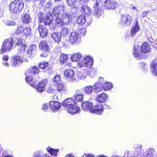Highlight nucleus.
I'll use <instances>...</instances> for the list:
<instances>
[{
  "label": "nucleus",
  "mask_w": 157,
  "mask_h": 157,
  "mask_svg": "<svg viewBox=\"0 0 157 157\" xmlns=\"http://www.w3.org/2000/svg\"><path fill=\"white\" fill-rule=\"evenodd\" d=\"M24 29L21 25L18 26L15 31V33L17 35L21 34L24 32Z\"/></svg>",
  "instance_id": "nucleus-45"
},
{
  "label": "nucleus",
  "mask_w": 157,
  "mask_h": 157,
  "mask_svg": "<svg viewBox=\"0 0 157 157\" xmlns=\"http://www.w3.org/2000/svg\"><path fill=\"white\" fill-rule=\"evenodd\" d=\"M60 103L57 101H51L50 102L49 106L51 109L54 110H56L59 109Z\"/></svg>",
  "instance_id": "nucleus-24"
},
{
  "label": "nucleus",
  "mask_w": 157,
  "mask_h": 157,
  "mask_svg": "<svg viewBox=\"0 0 157 157\" xmlns=\"http://www.w3.org/2000/svg\"><path fill=\"white\" fill-rule=\"evenodd\" d=\"M94 60L92 57L86 56L83 58V60H79L78 62L77 66L78 68L84 67H90L93 64Z\"/></svg>",
  "instance_id": "nucleus-5"
},
{
  "label": "nucleus",
  "mask_w": 157,
  "mask_h": 157,
  "mask_svg": "<svg viewBox=\"0 0 157 157\" xmlns=\"http://www.w3.org/2000/svg\"><path fill=\"white\" fill-rule=\"evenodd\" d=\"M33 157H51L47 154H43L42 151H39L35 152L33 155Z\"/></svg>",
  "instance_id": "nucleus-39"
},
{
  "label": "nucleus",
  "mask_w": 157,
  "mask_h": 157,
  "mask_svg": "<svg viewBox=\"0 0 157 157\" xmlns=\"http://www.w3.org/2000/svg\"><path fill=\"white\" fill-rule=\"evenodd\" d=\"M125 156L126 157H140L138 156H137V157H136V156L133 157V156H131V155H130V154H129V151L126 152H125Z\"/></svg>",
  "instance_id": "nucleus-57"
},
{
  "label": "nucleus",
  "mask_w": 157,
  "mask_h": 157,
  "mask_svg": "<svg viewBox=\"0 0 157 157\" xmlns=\"http://www.w3.org/2000/svg\"><path fill=\"white\" fill-rule=\"evenodd\" d=\"M84 90L86 94L90 95L93 92V87L91 86H88L85 87Z\"/></svg>",
  "instance_id": "nucleus-38"
},
{
  "label": "nucleus",
  "mask_w": 157,
  "mask_h": 157,
  "mask_svg": "<svg viewBox=\"0 0 157 157\" xmlns=\"http://www.w3.org/2000/svg\"><path fill=\"white\" fill-rule=\"evenodd\" d=\"M89 19L86 20L85 17L83 15H80L78 18L77 20V23L79 24L83 25L86 22V25L88 26L90 25L92 22V20L91 18Z\"/></svg>",
  "instance_id": "nucleus-13"
},
{
  "label": "nucleus",
  "mask_w": 157,
  "mask_h": 157,
  "mask_svg": "<svg viewBox=\"0 0 157 157\" xmlns=\"http://www.w3.org/2000/svg\"><path fill=\"white\" fill-rule=\"evenodd\" d=\"M64 76L67 77L70 82H74L76 80V75L74 71L71 69H67L64 71Z\"/></svg>",
  "instance_id": "nucleus-10"
},
{
  "label": "nucleus",
  "mask_w": 157,
  "mask_h": 157,
  "mask_svg": "<svg viewBox=\"0 0 157 157\" xmlns=\"http://www.w3.org/2000/svg\"><path fill=\"white\" fill-rule=\"evenodd\" d=\"M39 72V69L38 67L33 66L30 67L28 70L27 73L29 74L36 75L38 74Z\"/></svg>",
  "instance_id": "nucleus-27"
},
{
  "label": "nucleus",
  "mask_w": 157,
  "mask_h": 157,
  "mask_svg": "<svg viewBox=\"0 0 157 157\" xmlns=\"http://www.w3.org/2000/svg\"><path fill=\"white\" fill-rule=\"evenodd\" d=\"M133 50V55L137 59H140L143 58L144 53H147L150 52V47L149 44L147 42H144L141 47V51L139 46L134 44Z\"/></svg>",
  "instance_id": "nucleus-2"
},
{
  "label": "nucleus",
  "mask_w": 157,
  "mask_h": 157,
  "mask_svg": "<svg viewBox=\"0 0 157 157\" xmlns=\"http://www.w3.org/2000/svg\"><path fill=\"white\" fill-rule=\"evenodd\" d=\"M56 91L64 93L67 90L66 85L63 82H61L56 85Z\"/></svg>",
  "instance_id": "nucleus-25"
},
{
  "label": "nucleus",
  "mask_w": 157,
  "mask_h": 157,
  "mask_svg": "<svg viewBox=\"0 0 157 157\" xmlns=\"http://www.w3.org/2000/svg\"><path fill=\"white\" fill-rule=\"evenodd\" d=\"M80 38L78 33L75 31H72L70 33L69 38V41L73 44H76L79 43Z\"/></svg>",
  "instance_id": "nucleus-8"
},
{
  "label": "nucleus",
  "mask_w": 157,
  "mask_h": 157,
  "mask_svg": "<svg viewBox=\"0 0 157 157\" xmlns=\"http://www.w3.org/2000/svg\"><path fill=\"white\" fill-rule=\"evenodd\" d=\"M147 155L145 157H154L155 153V151L153 148H150L146 151Z\"/></svg>",
  "instance_id": "nucleus-35"
},
{
  "label": "nucleus",
  "mask_w": 157,
  "mask_h": 157,
  "mask_svg": "<svg viewBox=\"0 0 157 157\" xmlns=\"http://www.w3.org/2000/svg\"><path fill=\"white\" fill-rule=\"evenodd\" d=\"M103 83H104L103 78H100L99 79L98 82L94 84V90L96 93L101 92L104 90Z\"/></svg>",
  "instance_id": "nucleus-11"
},
{
  "label": "nucleus",
  "mask_w": 157,
  "mask_h": 157,
  "mask_svg": "<svg viewBox=\"0 0 157 157\" xmlns=\"http://www.w3.org/2000/svg\"><path fill=\"white\" fill-rule=\"evenodd\" d=\"M14 41L12 38L10 37L6 39L3 42L2 48L0 50V53L5 52H8L12 49L13 47Z\"/></svg>",
  "instance_id": "nucleus-6"
},
{
  "label": "nucleus",
  "mask_w": 157,
  "mask_h": 157,
  "mask_svg": "<svg viewBox=\"0 0 157 157\" xmlns=\"http://www.w3.org/2000/svg\"><path fill=\"white\" fill-rule=\"evenodd\" d=\"M79 31L80 33L84 35L85 34L86 32V29L85 28L81 29H79Z\"/></svg>",
  "instance_id": "nucleus-56"
},
{
  "label": "nucleus",
  "mask_w": 157,
  "mask_h": 157,
  "mask_svg": "<svg viewBox=\"0 0 157 157\" xmlns=\"http://www.w3.org/2000/svg\"><path fill=\"white\" fill-rule=\"evenodd\" d=\"M76 101L71 98H67L63 101L62 104L68 112L72 114H75L79 113L80 109L76 105Z\"/></svg>",
  "instance_id": "nucleus-3"
},
{
  "label": "nucleus",
  "mask_w": 157,
  "mask_h": 157,
  "mask_svg": "<svg viewBox=\"0 0 157 157\" xmlns=\"http://www.w3.org/2000/svg\"><path fill=\"white\" fill-rule=\"evenodd\" d=\"M52 82L53 85L55 86L62 82L61 80L60 77L59 75H56L52 79Z\"/></svg>",
  "instance_id": "nucleus-36"
},
{
  "label": "nucleus",
  "mask_w": 157,
  "mask_h": 157,
  "mask_svg": "<svg viewBox=\"0 0 157 157\" xmlns=\"http://www.w3.org/2000/svg\"><path fill=\"white\" fill-rule=\"evenodd\" d=\"M93 106L92 103L89 101H85L82 103V108L83 110L86 111H90L91 112Z\"/></svg>",
  "instance_id": "nucleus-19"
},
{
  "label": "nucleus",
  "mask_w": 157,
  "mask_h": 157,
  "mask_svg": "<svg viewBox=\"0 0 157 157\" xmlns=\"http://www.w3.org/2000/svg\"><path fill=\"white\" fill-rule=\"evenodd\" d=\"M6 24L8 26L14 25H15L14 21L11 20H7L6 22Z\"/></svg>",
  "instance_id": "nucleus-53"
},
{
  "label": "nucleus",
  "mask_w": 157,
  "mask_h": 157,
  "mask_svg": "<svg viewBox=\"0 0 157 157\" xmlns=\"http://www.w3.org/2000/svg\"><path fill=\"white\" fill-rule=\"evenodd\" d=\"M31 19L29 15L27 13H25L22 16V21L23 23L25 24L29 23L31 21Z\"/></svg>",
  "instance_id": "nucleus-32"
},
{
  "label": "nucleus",
  "mask_w": 157,
  "mask_h": 157,
  "mask_svg": "<svg viewBox=\"0 0 157 157\" xmlns=\"http://www.w3.org/2000/svg\"><path fill=\"white\" fill-rule=\"evenodd\" d=\"M49 65L48 63V62H41L40 63L39 66L40 68L44 69L48 67Z\"/></svg>",
  "instance_id": "nucleus-46"
},
{
  "label": "nucleus",
  "mask_w": 157,
  "mask_h": 157,
  "mask_svg": "<svg viewBox=\"0 0 157 157\" xmlns=\"http://www.w3.org/2000/svg\"><path fill=\"white\" fill-rule=\"evenodd\" d=\"M65 9V7L62 5L54 8L52 13L56 24L62 25L63 24L68 25L70 23V14Z\"/></svg>",
  "instance_id": "nucleus-1"
},
{
  "label": "nucleus",
  "mask_w": 157,
  "mask_h": 157,
  "mask_svg": "<svg viewBox=\"0 0 157 157\" xmlns=\"http://www.w3.org/2000/svg\"><path fill=\"white\" fill-rule=\"evenodd\" d=\"M87 75V71H84L82 72H80L78 74L79 78L82 80L85 79Z\"/></svg>",
  "instance_id": "nucleus-37"
},
{
  "label": "nucleus",
  "mask_w": 157,
  "mask_h": 157,
  "mask_svg": "<svg viewBox=\"0 0 157 157\" xmlns=\"http://www.w3.org/2000/svg\"><path fill=\"white\" fill-rule=\"evenodd\" d=\"M140 65L143 69H144V70L147 71V68L145 63L144 62L141 63H140Z\"/></svg>",
  "instance_id": "nucleus-55"
},
{
  "label": "nucleus",
  "mask_w": 157,
  "mask_h": 157,
  "mask_svg": "<svg viewBox=\"0 0 157 157\" xmlns=\"http://www.w3.org/2000/svg\"><path fill=\"white\" fill-rule=\"evenodd\" d=\"M113 86L111 83L107 82H105L104 81L103 83V87L104 91H107L110 90L112 88Z\"/></svg>",
  "instance_id": "nucleus-34"
},
{
  "label": "nucleus",
  "mask_w": 157,
  "mask_h": 157,
  "mask_svg": "<svg viewBox=\"0 0 157 157\" xmlns=\"http://www.w3.org/2000/svg\"><path fill=\"white\" fill-rule=\"evenodd\" d=\"M132 21L131 16L128 14H125L121 16L120 24L123 25L124 26L129 25Z\"/></svg>",
  "instance_id": "nucleus-9"
},
{
  "label": "nucleus",
  "mask_w": 157,
  "mask_h": 157,
  "mask_svg": "<svg viewBox=\"0 0 157 157\" xmlns=\"http://www.w3.org/2000/svg\"><path fill=\"white\" fill-rule=\"evenodd\" d=\"M78 91H76L77 94L75 96V99L77 101H82L83 99L84 95L82 94H79L78 93Z\"/></svg>",
  "instance_id": "nucleus-43"
},
{
  "label": "nucleus",
  "mask_w": 157,
  "mask_h": 157,
  "mask_svg": "<svg viewBox=\"0 0 157 157\" xmlns=\"http://www.w3.org/2000/svg\"><path fill=\"white\" fill-rule=\"evenodd\" d=\"M130 9L131 10H137L136 8L134 6H133L132 7H131Z\"/></svg>",
  "instance_id": "nucleus-63"
},
{
  "label": "nucleus",
  "mask_w": 157,
  "mask_h": 157,
  "mask_svg": "<svg viewBox=\"0 0 157 157\" xmlns=\"http://www.w3.org/2000/svg\"><path fill=\"white\" fill-rule=\"evenodd\" d=\"M140 29V27L139 26L138 22L136 21L135 26L132 27L131 29L130 33L132 34V36L135 35L137 32H138Z\"/></svg>",
  "instance_id": "nucleus-29"
},
{
  "label": "nucleus",
  "mask_w": 157,
  "mask_h": 157,
  "mask_svg": "<svg viewBox=\"0 0 157 157\" xmlns=\"http://www.w3.org/2000/svg\"><path fill=\"white\" fill-rule=\"evenodd\" d=\"M25 40L22 38L17 39L15 41V43L17 45L21 47V51L25 50L26 45L24 44Z\"/></svg>",
  "instance_id": "nucleus-23"
},
{
  "label": "nucleus",
  "mask_w": 157,
  "mask_h": 157,
  "mask_svg": "<svg viewBox=\"0 0 157 157\" xmlns=\"http://www.w3.org/2000/svg\"><path fill=\"white\" fill-rule=\"evenodd\" d=\"M82 57V55L79 52L75 53L71 57V59L72 61H77L79 60Z\"/></svg>",
  "instance_id": "nucleus-33"
},
{
  "label": "nucleus",
  "mask_w": 157,
  "mask_h": 157,
  "mask_svg": "<svg viewBox=\"0 0 157 157\" xmlns=\"http://www.w3.org/2000/svg\"><path fill=\"white\" fill-rule=\"evenodd\" d=\"M81 157H95V155L92 153H84Z\"/></svg>",
  "instance_id": "nucleus-50"
},
{
  "label": "nucleus",
  "mask_w": 157,
  "mask_h": 157,
  "mask_svg": "<svg viewBox=\"0 0 157 157\" xmlns=\"http://www.w3.org/2000/svg\"><path fill=\"white\" fill-rule=\"evenodd\" d=\"M97 157H107V156L104 155H98Z\"/></svg>",
  "instance_id": "nucleus-64"
},
{
  "label": "nucleus",
  "mask_w": 157,
  "mask_h": 157,
  "mask_svg": "<svg viewBox=\"0 0 157 157\" xmlns=\"http://www.w3.org/2000/svg\"><path fill=\"white\" fill-rule=\"evenodd\" d=\"M23 33L26 36H30L31 34V29L30 28L27 27L24 29Z\"/></svg>",
  "instance_id": "nucleus-48"
},
{
  "label": "nucleus",
  "mask_w": 157,
  "mask_h": 157,
  "mask_svg": "<svg viewBox=\"0 0 157 157\" xmlns=\"http://www.w3.org/2000/svg\"><path fill=\"white\" fill-rule=\"evenodd\" d=\"M142 146L141 144L138 145L136 147H135V149L136 151L137 152V153L138 155H139L140 156L142 155V152L143 151L142 150Z\"/></svg>",
  "instance_id": "nucleus-41"
},
{
  "label": "nucleus",
  "mask_w": 157,
  "mask_h": 157,
  "mask_svg": "<svg viewBox=\"0 0 157 157\" xmlns=\"http://www.w3.org/2000/svg\"><path fill=\"white\" fill-rule=\"evenodd\" d=\"M108 98V95L107 94L103 93L98 95L95 98V100L99 103H103L106 101Z\"/></svg>",
  "instance_id": "nucleus-18"
},
{
  "label": "nucleus",
  "mask_w": 157,
  "mask_h": 157,
  "mask_svg": "<svg viewBox=\"0 0 157 157\" xmlns=\"http://www.w3.org/2000/svg\"><path fill=\"white\" fill-rule=\"evenodd\" d=\"M3 64L6 67L9 66V63L7 62V61H3Z\"/></svg>",
  "instance_id": "nucleus-60"
},
{
  "label": "nucleus",
  "mask_w": 157,
  "mask_h": 157,
  "mask_svg": "<svg viewBox=\"0 0 157 157\" xmlns=\"http://www.w3.org/2000/svg\"><path fill=\"white\" fill-rule=\"evenodd\" d=\"M39 48L42 51L47 52H49L50 50V47L47 42L45 41H41L40 43Z\"/></svg>",
  "instance_id": "nucleus-21"
},
{
  "label": "nucleus",
  "mask_w": 157,
  "mask_h": 157,
  "mask_svg": "<svg viewBox=\"0 0 157 157\" xmlns=\"http://www.w3.org/2000/svg\"><path fill=\"white\" fill-rule=\"evenodd\" d=\"M48 104L46 103L44 104L43 106V109L45 112L48 111L49 110V108H48Z\"/></svg>",
  "instance_id": "nucleus-54"
},
{
  "label": "nucleus",
  "mask_w": 157,
  "mask_h": 157,
  "mask_svg": "<svg viewBox=\"0 0 157 157\" xmlns=\"http://www.w3.org/2000/svg\"><path fill=\"white\" fill-rule=\"evenodd\" d=\"M33 54L34 53L28 49L26 55L27 58H31L33 56Z\"/></svg>",
  "instance_id": "nucleus-49"
},
{
  "label": "nucleus",
  "mask_w": 157,
  "mask_h": 157,
  "mask_svg": "<svg viewBox=\"0 0 157 157\" xmlns=\"http://www.w3.org/2000/svg\"><path fill=\"white\" fill-rule=\"evenodd\" d=\"M36 46L34 44H32L30 45L29 48V50L32 51L33 53L35 52L36 49Z\"/></svg>",
  "instance_id": "nucleus-52"
},
{
  "label": "nucleus",
  "mask_w": 157,
  "mask_h": 157,
  "mask_svg": "<svg viewBox=\"0 0 157 157\" xmlns=\"http://www.w3.org/2000/svg\"><path fill=\"white\" fill-rule=\"evenodd\" d=\"M24 6V3L22 1L16 0L10 3L9 8L11 13L17 14L22 10Z\"/></svg>",
  "instance_id": "nucleus-4"
},
{
  "label": "nucleus",
  "mask_w": 157,
  "mask_h": 157,
  "mask_svg": "<svg viewBox=\"0 0 157 157\" xmlns=\"http://www.w3.org/2000/svg\"><path fill=\"white\" fill-rule=\"evenodd\" d=\"M38 29L41 38H44L47 36L48 31L45 26L40 25L38 27Z\"/></svg>",
  "instance_id": "nucleus-15"
},
{
  "label": "nucleus",
  "mask_w": 157,
  "mask_h": 157,
  "mask_svg": "<svg viewBox=\"0 0 157 157\" xmlns=\"http://www.w3.org/2000/svg\"><path fill=\"white\" fill-rule=\"evenodd\" d=\"M77 1L80 4H83L84 3L88 2V0H77Z\"/></svg>",
  "instance_id": "nucleus-58"
},
{
  "label": "nucleus",
  "mask_w": 157,
  "mask_h": 157,
  "mask_svg": "<svg viewBox=\"0 0 157 157\" xmlns=\"http://www.w3.org/2000/svg\"><path fill=\"white\" fill-rule=\"evenodd\" d=\"M94 7V14L96 16L98 17L101 16L102 13V7L103 3L102 0H93Z\"/></svg>",
  "instance_id": "nucleus-7"
},
{
  "label": "nucleus",
  "mask_w": 157,
  "mask_h": 157,
  "mask_svg": "<svg viewBox=\"0 0 157 157\" xmlns=\"http://www.w3.org/2000/svg\"><path fill=\"white\" fill-rule=\"evenodd\" d=\"M25 75L26 77L25 79L26 81L29 85L32 86H34L36 84V81H37L39 79V78L38 76H37V78H36L37 79L36 81L34 78H33L31 77V75L27 73L25 74Z\"/></svg>",
  "instance_id": "nucleus-14"
},
{
  "label": "nucleus",
  "mask_w": 157,
  "mask_h": 157,
  "mask_svg": "<svg viewBox=\"0 0 157 157\" xmlns=\"http://www.w3.org/2000/svg\"><path fill=\"white\" fill-rule=\"evenodd\" d=\"M52 37L54 41L58 43L61 40V35L60 33H55L52 35Z\"/></svg>",
  "instance_id": "nucleus-28"
},
{
  "label": "nucleus",
  "mask_w": 157,
  "mask_h": 157,
  "mask_svg": "<svg viewBox=\"0 0 157 157\" xmlns=\"http://www.w3.org/2000/svg\"><path fill=\"white\" fill-rule=\"evenodd\" d=\"M103 105L101 103H99L93 106L91 109V112L96 113L98 114H100L103 111Z\"/></svg>",
  "instance_id": "nucleus-16"
},
{
  "label": "nucleus",
  "mask_w": 157,
  "mask_h": 157,
  "mask_svg": "<svg viewBox=\"0 0 157 157\" xmlns=\"http://www.w3.org/2000/svg\"><path fill=\"white\" fill-rule=\"evenodd\" d=\"M80 11L82 14L87 15H90L92 13V10L90 8L86 6H82L80 8Z\"/></svg>",
  "instance_id": "nucleus-26"
},
{
  "label": "nucleus",
  "mask_w": 157,
  "mask_h": 157,
  "mask_svg": "<svg viewBox=\"0 0 157 157\" xmlns=\"http://www.w3.org/2000/svg\"><path fill=\"white\" fill-rule=\"evenodd\" d=\"M149 13L148 11H144L142 13V17H144L146 16L147 14Z\"/></svg>",
  "instance_id": "nucleus-59"
},
{
  "label": "nucleus",
  "mask_w": 157,
  "mask_h": 157,
  "mask_svg": "<svg viewBox=\"0 0 157 157\" xmlns=\"http://www.w3.org/2000/svg\"><path fill=\"white\" fill-rule=\"evenodd\" d=\"M38 22L40 23H42L43 22L44 20V16H43V13L41 12L39 13L38 14Z\"/></svg>",
  "instance_id": "nucleus-47"
},
{
  "label": "nucleus",
  "mask_w": 157,
  "mask_h": 157,
  "mask_svg": "<svg viewBox=\"0 0 157 157\" xmlns=\"http://www.w3.org/2000/svg\"><path fill=\"white\" fill-rule=\"evenodd\" d=\"M46 91L48 93L55 94L56 92V88H54L52 86H49L47 88Z\"/></svg>",
  "instance_id": "nucleus-44"
},
{
  "label": "nucleus",
  "mask_w": 157,
  "mask_h": 157,
  "mask_svg": "<svg viewBox=\"0 0 157 157\" xmlns=\"http://www.w3.org/2000/svg\"><path fill=\"white\" fill-rule=\"evenodd\" d=\"M105 7L106 9L113 10L117 8V4L113 0H107L105 1Z\"/></svg>",
  "instance_id": "nucleus-12"
},
{
  "label": "nucleus",
  "mask_w": 157,
  "mask_h": 157,
  "mask_svg": "<svg viewBox=\"0 0 157 157\" xmlns=\"http://www.w3.org/2000/svg\"><path fill=\"white\" fill-rule=\"evenodd\" d=\"M46 149L51 155L56 157L57 156V153L59 152V149H53L49 147H48L46 148Z\"/></svg>",
  "instance_id": "nucleus-30"
},
{
  "label": "nucleus",
  "mask_w": 157,
  "mask_h": 157,
  "mask_svg": "<svg viewBox=\"0 0 157 157\" xmlns=\"http://www.w3.org/2000/svg\"><path fill=\"white\" fill-rule=\"evenodd\" d=\"M151 71L152 74L155 75H157V59H154L150 63Z\"/></svg>",
  "instance_id": "nucleus-22"
},
{
  "label": "nucleus",
  "mask_w": 157,
  "mask_h": 157,
  "mask_svg": "<svg viewBox=\"0 0 157 157\" xmlns=\"http://www.w3.org/2000/svg\"><path fill=\"white\" fill-rule=\"evenodd\" d=\"M12 65L13 67L19 66L20 64L23 62L22 57L18 55L13 56L12 58Z\"/></svg>",
  "instance_id": "nucleus-17"
},
{
  "label": "nucleus",
  "mask_w": 157,
  "mask_h": 157,
  "mask_svg": "<svg viewBox=\"0 0 157 157\" xmlns=\"http://www.w3.org/2000/svg\"><path fill=\"white\" fill-rule=\"evenodd\" d=\"M53 20L52 19V15L49 13L47 14L45 16V19H44V23L45 25H49L51 23L52 21Z\"/></svg>",
  "instance_id": "nucleus-31"
},
{
  "label": "nucleus",
  "mask_w": 157,
  "mask_h": 157,
  "mask_svg": "<svg viewBox=\"0 0 157 157\" xmlns=\"http://www.w3.org/2000/svg\"><path fill=\"white\" fill-rule=\"evenodd\" d=\"M64 157H75V156L73 154L69 153L66 155Z\"/></svg>",
  "instance_id": "nucleus-62"
},
{
  "label": "nucleus",
  "mask_w": 157,
  "mask_h": 157,
  "mask_svg": "<svg viewBox=\"0 0 157 157\" xmlns=\"http://www.w3.org/2000/svg\"><path fill=\"white\" fill-rule=\"evenodd\" d=\"M9 59V57L8 56L5 55L2 58L3 61H7Z\"/></svg>",
  "instance_id": "nucleus-61"
},
{
  "label": "nucleus",
  "mask_w": 157,
  "mask_h": 157,
  "mask_svg": "<svg viewBox=\"0 0 157 157\" xmlns=\"http://www.w3.org/2000/svg\"><path fill=\"white\" fill-rule=\"evenodd\" d=\"M96 69L95 68H90L88 71H87V74L90 76L92 77L96 74Z\"/></svg>",
  "instance_id": "nucleus-42"
},
{
  "label": "nucleus",
  "mask_w": 157,
  "mask_h": 157,
  "mask_svg": "<svg viewBox=\"0 0 157 157\" xmlns=\"http://www.w3.org/2000/svg\"><path fill=\"white\" fill-rule=\"evenodd\" d=\"M68 29L67 28L62 27V29L61 30V33L62 34L64 35H66L67 33H68Z\"/></svg>",
  "instance_id": "nucleus-51"
},
{
  "label": "nucleus",
  "mask_w": 157,
  "mask_h": 157,
  "mask_svg": "<svg viewBox=\"0 0 157 157\" xmlns=\"http://www.w3.org/2000/svg\"><path fill=\"white\" fill-rule=\"evenodd\" d=\"M68 59V57L67 55L64 54H61L60 59V63H65L67 61Z\"/></svg>",
  "instance_id": "nucleus-40"
},
{
  "label": "nucleus",
  "mask_w": 157,
  "mask_h": 157,
  "mask_svg": "<svg viewBox=\"0 0 157 157\" xmlns=\"http://www.w3.org/2000/svg\"><path fill=\"white\" fill-rule=\"evenodd\" d=\"M48 83V80L44 79L41 81L37 86L36 90L40 92L44 91L45 90V86Z\"/></svg>",
  "instance_id": "nucleus-20"
}]
</instances>
